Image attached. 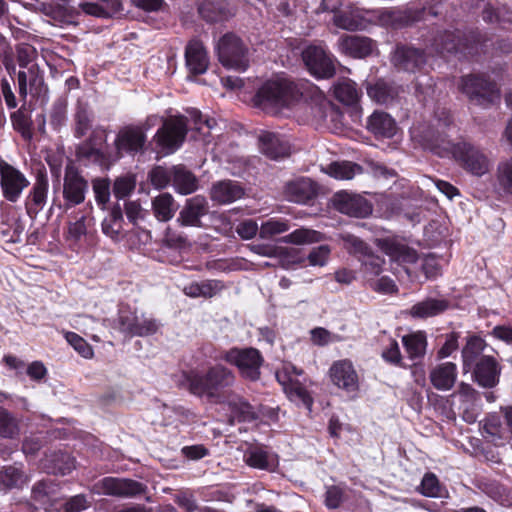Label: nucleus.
Wrapping results in <instances>:
<instances>
[{"label": "nucleus", "instance_id": "obj_32", "mask_svg": "<svg viewBox=\"0 0 512 512\" xmlns=\"http://www.w3.org/2000/svg\"><path fill=\"white\" fill-rule=\"evenodd\" d=\"M487 345L479 336L473 335L467 338L466 345L462 349L463 368L469 371L482 356Z\"/></svg>", "mask_w": 512, "mask_h": 512}, {"label": "nucleus", "instance_id": "obj_29", "mask_svg": "<svg viewBox=\"0 0 512 512\" xmlns=\"http://www.w3.org/2000/svg\"><path fill=\"white\" fill-rule=\"evenodd\" d=\"M316 184L309 178H298L286 186V196L289 201L305 204L316 196Z\"/></svg>", "mask_w": 512, "mask_h": 512}, {"label": "nucleus", "instance_id": "obj_34", "mask_svg": "<svg viewBox=\"0 0 512 512\" xmlns=\"http://www.w3.org/2000/svg\"><path fill=\"white\" fill-rule=\"evenodd\" d=\"M81 9L88 15L109 18L121 9L120 0H99V2H84Z\"/></svg>", "mask_w": 512, "mask_h": 512}, {"label": "nucleus", "instance_id": "obj_64", "mask_svg": "<svg viewBox=\"0 0 512 512\" xmlns=\"http://www.w3.org/2000/svg\"><path fill=\"white\" fill-rule=\"evenodd\" d=\"M134 189L133 181L128 177L116 179L113 187L115 197L124 198Z\"/></svg>", "mask_w": 512, "mask_h": 512}, {"label": "nucleus", "instance_id": "obj_51", "mask_svg": "<svg viewBox=\"0 0 512 512\" xmlns=\"http://www.w3.org/2000/svg\"><path fill=\"white\" fill-rule=\"evenodd\" d=\"M496 187L503 193L512 194V159L498 165Z\"/></svg>", "mask_w": 512, "mask_h": 512}, {"label": "nucleus", "instance_id": "obj_31", "mask_svg": "<svg viewBox=\"0 0 512 512\" xmlns=\"http://www.w3.org/2000/svg\"><path fill=\"white\" fill-rule=\"evenodd\" d=\"M43 76L37 65H30L26 70H21L18 73L19 94L21 97L26 98L28 87L32 92H40L43 86Z\"/></svg>", "mask_w": 512, "mask_h": 512}, {"label": "nucleus", "instance_id": "obj_57", "mask_svg": "<svg viewBox=\"0 0 512 512\" xmlns=\"http://www.w3.org/2000/svg\"><path fill=\"white\" fill-rule=\"evenodd\" d=\"M65 339L67 342L84 358L93 357L92 347L81 336L74 332H66Z\"/></svg>", "mask_w": 512, "mask_h": 512}, {"label": "nucleus", "instance_id": "obj_15", "mask_svg": "<svg viewBox=\"0 0 512 512\" xmlns=\"http://www.w3.org/2000/svg\"><path fill=\"white\" fill-rule=\"evenodd\" d=\"M146 143V135L141 127L126 126L119 131L115 139L117 153L135 155L142 152Z\"/></svg>", "mask_w": 512, "mask_h": 512}, {"label": "nucleus", "instance_id": "obj_43", "mask_svg": "<svg viewBox=\"0 0 512 512\" xmlns=\"http://www.w3.org/2000/svg\"><path fill=\"white\" fill-rule=\"evenodd\" d=\"M359 262L365 277L368 280H372L374 277H377L382 273L385 259L376 255L372 249H370L368 253L360 256Z\"/></svg>", "mask_w": 512, "mask_h": 512}, {"label": "nucleus", "instance_id": "obj_11", "mask_svg": "<svg viewBox=\"0 0 512 512\" xmlns=\"http://www.w3.org/2000/svg\"><path fill=\"white\" fill-rule=\"evenodd\" d=\"M333 13L334 25L347 31L366 29L379 16L378 10L363 9L356 6H349L343 10L337 9Z\"/></svg>", "mask_w": 512, "mask_h": 512}, {"label": "nucleus", "instance_id": "obj_24", "mask_svg": "<svg viewBox=\"0 0 512 512\" xmlns=\"http://www.w3.org/2000/svg\"><path fill=\"white\" fill-rule=\"evenodd\" d=\"M366 128L378 139H390L398 130L396 121L388 113L379 110L368 117Z\"/></svg>", "mask_w": 512, "mask_h": 512}, {"label": "nucleus", "instance_id": "obj_22", "mask_svg": "<svg viewBox=\"0 0 512 512\" xmlns=\"http://www.w3.org/2000/svg\"><path fill=\"white\" fill-rule=\"evenodd\" d=\"M435 46L441 55L447 54H469L473 50V46L468 44V39L460 31H445L437 39Z\"/></svg>", "mask_w": 512, "mask_h": 512}, {"label": "nucleus", "instance_id": "obj_59", "mask_svg": "<svg viewBox=\"0 0 512 512\" xmlns=\"http://www.w3.org/2000/svg\"><path fill=\"white\" fill-rule=\"evenodd\" d=\"M330 253L331 249L328 245H320L313 248L307 256L309 265L319 267L325 266L328 263Z\"/></svg>", "mask_w": 512, "mask_h": 512}, {"label": "nucleus", "instance_id": "obj_13", "mask_svg": "<svg viewBox=\"0 0 512 512\" xmlns=\"http://www.w3.org/2000/svg\"><path fill=\"white\" fill-rule=\"evenodd\" d=\"M93 491L117 497H134L145 491V486L131 479L106 477L96 483Z\"/></svg>", "mask_w": 512, "mask_h": 512}, {"label": "nucleus", "instance_id": "obj_58", "mask_svg": "<svg viewBox=\"0 0 512 512\" xmlns=\"http://www.w3.org/2000/svg\"><path fill=\"white\" fill-rule=\"evenodd\" d=\"M92 188L98 205L104 207L110 199V183L106 179H94Z\"/></svg>", "mask_w": 512, "mask_h": 512}, {"label": "nucleus", "instance_id": "obj_19", "mask_svg": "<svg viewBox=\"0 0 512 512\" xmlns=\"http://www.w3.org/2000/svg\"><path fill=\"white\" fill-rule=\"evenodd\" d=\"M393 62L398 70L414 73L426 64V56L421 49L400 46L395 50Z\"/></svg>", "mask_w": 512, "mask_h": 512}, {"label": "nucleus", "instance_id": "obj_38", "mask_svg": "<svg viewBox=\"0 0 512 512\" xmlns=\"http://www.w3.org/2000/svg\"><path fill=\"white\" fill-rule=\"evenodd\" d=\"M92 205H87L80 217H77L74 222L69 223L68 236L70 240L79 241L83 236L88 233L90 227L94 225V218L90 215Z\"/></svg>", "mask_w": 512, "mask_h": 512}, {"label": "nucleus", "instance_id": "obj_5", "mask_svg": "<svg viewBox=\"0 0 512 512\" xmlns=\"http://www.w3.org/2000/svg\"><path fill=\"white\" fill-rule=\"evenodd\" d=\"M458 88L475 105L486 107L500 99V92L496 84L483 76H463L460 79Z\"/></svg>", "mask_w": 512, "mask_h": 512}, {"label": "nucleus", "instance_id": "obj_6", "mask_svg": "<svg viewBox=\"0 0 512 512\" xmlns=\"http://www.w3.org/2000/svg\"><path fill=\"white\" fill-rule=\"evenodd\" d=\"M219 61L223 66L243 72L249 65L248 48L232 33L223 35L216 46Z\"/></svg>", "mask_w": 512, "mask_h": 512}, {"label": "nucleus", "instance_id": "obj_50", "mask_svg": "<svg viewBox=\"0 0 512 512\" xmlns=\"http://www.w3.org/2000/svg\"><path fill=\"white\" fill-rule=\"evenodd\" d=\"M75 120V136L80 138L84 136L91 127V116L88 105L78 102L74 115Z\"/></svg>", "mask_w": 512, "mask_h": 512}, {"label": "nucleus", "instance_id": "obj_23", "mask_svg": "<svg viewBox=\"0 0 512 512\" xmlns=\"http://www.w3.org/2000/svg\"><path fill=\"white\" fill-rule=\"evenodd\" d=\"M342 53L353 58H365L372 54L375 49V42L365 36L344 35L338 41Z\"/></svg>", "mask_w": 512, "mask_h": 512}, {"label": "nucleus", "instance_id": "obj_36", "mask_svg": "<svg viewBox=\"0 0 512 512\" xmlns=\"http://www.w3.org/2000/svg\"><path fill=\"white\" fill-rule=\"evenodd\" d=\"M172 181L176 191L183 195L191 194L197 189L195 176L183 166L172 168Z\"/></svg>", "mask_w": 512, "mask_h": 512}, {"label": "nucleus", "instance_id": "obj_8", "mask_svg": "<svg viewBox=\"0 0 512 512\" xmlns=\"http://www.w3.org/2000/svg\"><path fill=\"white\" fill-rule=\"evenodd\" d=\"M88 187L87 180L81 175L79 170L73 164L67 165L62 191L64 202L57 204L56 199H54L53 205L67 212L84 202Z\"/></svg>", "mask_w": 512, "mask_h": 512}, {"label": "nucleus", "instance_id": "obj_49", "mask_svg": "<svg viewBox=\"0 0 512 512\" xmlns=\"http://www.w3.org/2000/svg\"><path fill=\"white\" fill-rule=\"evenodd\" d=\"M161 322L151 315L141 313L138 314L137 324L135 325L134 335L138 337H147L156 334L160 327Z\"/></svg>", "mask_w": 512, "mask_h": 512}, {"label": "nucleus", "instance_id": "obj_40", "mask_svg": "<svg viewBox=\"0 0 512 512\" xmlns=\"http://www.w3.org/2000/svg\"><path fill=\"white\" fill-rule=\"evenodd\" d=\"M152 209L159 221L167 222L174 216L176 206L173 197L168 193H163L153 199Z\"/></svg>", "mask_w": 512, "mask_h": 512}, {"label": "nucleus", "instance_id": "obj_14", "mask_svg": "<svg viewBox=\"0 0 512 512\" xmlns=\"http://www.w3.org/2000/svg\"><path fill=\"white\" fill-rule=\"evenodd\" d=\"M332 383L338 388L354 393L359 388V379L357 372L348 359L338 360L332 364L329 369Z\"/></svg>", "mask_w": 512, "mask_h": 512}, {"label": "nucleus", "instance_id": "obj_39", "mask_svg": "<svg viewBox=\"0 0 512 512\" xmlns=\"http://www.w3.org/2000/svg\"><path fill=\"white\" fill-rule=\"evenodd\" d=\"M402 343L411 359H419L425 355L427 347L426 334L422 331L403 336Z\"/></svg>", "mask_w": 512, "mask_h": 512}, {"label": "nucleus", "instance_id": "obj_25", "mask_svg": "<svg viewBox=\"0 0 512 512\" xmlns=\"http://www.w3.org/2000/svg\"><path fill=\"white\" fill-rule=\"evenodd\" d=\"M186 67L191 74L206 72L209 65L207 51L199 40H191L185 50Z\"/></svg>", "mask_w": 512, "mask_h": 512}, {"label": "nucleus", "instance_id": "obj_35", "mask_svg": "<svg viewBox=\"0 0 512 512\" xmlns=\"http://www.w3.org/2000/svg\"><path fill=\"white\" fill-rule=\"evenodd\" d=\"M49 464H44L48 473L67 475L75 469V458L67 452H57L47 459Z\"/></svg>", "mask_w": 512, "mask_h": 512}, {"label": "nucleus", "instance_id": "obj_9", "mask_svg": "<svg viewBox=\"0 0 512 512\" xmlns=\"http://www.w3.org/2000/svg\"><path fill=\"white\" fill-rule=\"evenodd\" d=\"M222 358L228 363L235 365L243 378L251 381L259 379L263 358L257 349L233 348L225 352Z\"/></svg>", "mask_w": 512, "mask_h": 512}, {"label": "nucleus", "instance_id": "obj_41", "mask_svg": "<svg viewBox=\"0 0 512 512\" xmlns=\"http://www.w3.org/2000/svg\"><path fill=\"white\" fill-rule=\"evenodd\" d=\"M200 16L207 22L222 21L229 17L224 4L215 0H205L198 8Z\"/></svg>", "mask_w": 512, "mask_h": 512}, {"label": "nucleus", "instance_id": "obj_52", "mask_svg": "<svg viewBox=\"0 0 512 512\" xmlns=\"http://www.w3.org/2000/svg\"><path fill=\"white\" fill-rule=\"evenodd\" d=\"M340 239L348 253L356 256L358 260L371 249L364 241L350 233L340 234Z\"/></svg>", "mask_w": 512, "mask_h": 512}, {"label": "nucleus", "instance_id": "obj_46", "mask_svg": "<svg viewBox=\"0 0 512 512\" xmlns=\"http://www.w3.org/2000/svg\"><path fill=\"white\" fill-rule=\"evenodd\" d=\"M334 93L335 97L346 105L356 104L360 97L356 83L349 79L338 82L334 87Z\"/></svg>", "mask_w": 512, "mask_h": 512}, {"label": "nucleus", "instance_id": "obj_63", "mask_svg": "<svg viewBox=\"0 0 512 512\" xmlns=\"http://www.w3.org/2000/svg\"><path fill=\"white\" fill-rule=\"evenodd\" d=\"M152 184L157 188L166 187L172 179V171L168 172L162 167H156L150 174Z\"/></svg>", "mask_w": 512, "mask_h": 512}, {"label": "nucleus", "instance_id": "obj_53", "mask_svg": "<svg viewBox=\"0 0 512 512\" xmlns=\"http://www.w3.org/2000/svg\"><path fill=\"white\" fill-rule=\"evenodd\" d=\"M360 171V167L351 162H336L328 167V174L335 179L349 180Z\"/></svg>", "mask_w": 512, "mask_h": 512}, {"label": "nucleus", "instance_id": "obj_62", "mask_svg": "<svg viewBox=\"0 0 512 512\" xmlns=\"http://www.w3.org/2000/svg\"><path fill=\"white\" fill-rule=\"evenodd\" d=\"M66 104L59 101L53 105L52 112L50 115V123L55 129L62 127L67 119Z\"/></svg>", "mask_w": 512, "mask_h": 512}, {"label": "nucleus", "instance_id": "obj_12", "mask_svg": "<svg viewBox=\"0 0 512 512\" xmlns=\"http://www.w3.org/2000/svg\"><path fill=\"white\" fill-rule=\"evenodd\" d=\"M29 184V180L19 169L0 158V187L7 201L17 202Z\"/></svg>", "mask_w": 512, "mask_h": 512}, {"label": "nucleus", "instance_id": "obj_42", "mask_svg": "<svg viewBox=\"0 0 512 512\" xmlns=\"http://www.w3.org/2000/svg\"><path fill=\"white\" fill-rule=\"evenodd\" d=\"M418 491L423 496L431 498H444L448 496L446 488L440 483L438 477L431 472L423 476Z\"/></svg>", "mask_w": 512, "mask_h": 512}, {"label": "nucleus", "instance_id": "obj_30", "mask_svg": "<svg viewBox=\"0 0 512 512\" xmlns=\"http://www.w3.org/2000/svg\"><path fill=\"white\" fill-rule=\"evenodd\" d=\"M429 378L437 390H450L457 379V366L452 362L439 364L431 370Z\"/></svg>", "mask_w": 512, "mask_h": 512}, {"label": "nucleus", "instance_id": "obj_60", "mask_svg": "<svg viewBox=\"0 0 512 512\" xmlns=\"http://www.w3.org/2000/svg\"><path fill=\"white\" fill-rule=\"evenodd\" d=\"M36 49L28 44H22L17 47V60L21 68L27 69L30 65H36L34 59Z\"/></svg>", "mask_w": 512, "mask_h": 512}, {"label": "nucleus", "instance_id": "obj_10", "mask_svg": "<svg viewBox=\"0 0 512 512\" xmlns=\"http://www.w3.org/2000/svg\"><path fill=\"white\" fill-rule=\"evenodd\" d=\"M302 59L309 73L318 79H327L335 74L336 59L322 46L306 47L302 52Z\"/></svg>", "mask_w": 512, "mask_h": 512}, {"label": "nucleus", "instance_id": "obj_27", "mask_svg": "<svg viewBox=\"0 0 512 512\" xmlns=\"http://www.w3.org/2000/svg\"><path fill=\"white\" fill-rule=\"evenodd\" d=\"M368 96L380 105H390L398 97L400 87L394 82L379 79L374 83H368L366 86Z\"/></svg>", "mask_w": 512, "mask_h": 512}, {"label": "nucleus", "instance_id": "obj_16", "mask_svg": "<svg viewBox=\"0 0 512 512\" xmlns=\"http://www.w3.org/2000/svg\"><path fill=\"white\" fill-rule=\"evenodd\" d=\"M333 204L339 212L353 217H366L372 212V206L365 198L347 192L336 193Z\"/></svg>", "mask_w": 512, "mask_h": 512}, {"label": "nucleus", "instance_id": "obj_28", "mask_svg": "<svg viewBox=\"0 0 512 512\" xmlns=\"http://www.w3.org/2000/svg\"><path fill=\"white\" fill-rule=\"evenodd\" d=\"M243 187L236 181L224 180L215 183L210 192L211 199L218 204H230L241 199Z\"/></svg>", "mask_w": 512, "mask_h": 512}, {"label": "nucleus", "instance_id": "obj_3", "mask_svg": "<svg viewBox=\"0 0 512 512\" xmlns=\"http://www.w3.org/2000/svg\"><path fill=\"white\" fill-rule=\"evenodd\" d=\"M187 113L188 117L174 116L166 120H163L157 115H150L146 118L144 123L136 125L135 127H141L146 135V132L152 127L163 122L162 127L158 129L153 140L160 149V152L171 154L180 148L185 139L188 119L194 123L195 129L202 132L204 136H206L204 128L207 129L208 133L210 130L214 129L217 124L214 118H204L202 113L197 109L191 108Z\"/></svg>", "mask_w": 512, "mask_h": 512}, {"label": "nucleus", "instance_id": "obj_18", "mask_svg": "<svg viewBox=\"0 0 512 512\" xmlns=\"http://www.w3.org/2000/svg\"><path fill=\"white\" fill-rule=\"evenodd\" d=\"M376 244L392 261L399 264H413L418 260L415 249L395 238L378 239Z\"/></svg>", "mask_w": 512, "mask_h": 512}, {"label": "nucleus", "instance_id": "obj_45", "mask_svg": "<svg viewBox=\"0 0 512 512\" xmlns=\"http://www.w3.org/2000/svg\"><path fill=\"white\" fill-rule=\"evenodd\" d=\"M323 239V235L315 230L308 228H299L294 230L288 235L283 236L280 239V242L289 243V244H310L317 243Z\"/></svg>", "mask_w": 512, "mask_h": 512}, {"label": "nucleus", "instance_id": "obj_47", "mask_svg": "<svg viewBox=\"0 0 512 512\" xmlns=\"http://www.w3.org/2000/svg\"><path fill=\"white\" fill-rule=\"evenodd\" d=\"M246 462L251 467L267 470L274 468L277 464L276 457L261 448L252 450L246 456Z\"/></svg>", "mask_w": 512, "mask_h": 512}, {"label": "nucleus", "instance_id": "obj_55", "mask_svg": "<svg viewBox=\"0 0 512 512\" xmlns=\"http://www.w3.org/2000/svg\"><path fill=\"white\" fill-rule=\"evenodd\" d=\"M23 472L14 466L5 467L0 474V482L7 488L19 487L25 483Z\"/></svg>", "mask_w": 512, "mask_h": 512}, {"label": "nucleus", "instance_id": "obj_17", "mask_svg": "<svg viewBox=\"0 0 512 512\" xmlns=\"http://www.w3.org/2000/svg\"><path fill=\"white\" fill-rule=\"evenodd\" d=\"M49 191V180L45 171H38L35 181L26 197L25 206L28 215H37L46 205Z\"/></svg>", "mask_w": 512, "mask_h": 512}, {"label": "nucleus", "instance_id": "obj_7", "mask_svg": "<svg viewBox=\"0 0 512 512\" xmlns=\"http://www.w3.org/2000/svg\"><path fill=\"white\" fill-rule=\"evenodd\" d=\"M302 370L294 365L286 363L276 372V379L283 387L288 398L296 404H302L309 411L311 410L313 399L300 380Z\"/></svg>", "mask_w": 512, "mask_h": 512}, {"label": "nucleus", "instance_id": "obj_61", "mask_svg": "<svg viewBox=\"0 0 512 512\" xmlns=\"http://www.w3.org/2000/svg\"><path fill=\"white\" fill-rule=\"evenodd\" d=\"M90 500L84 494H78L68 498L64 504L65 512H81L90 506Z\"/></svg>", "mask_w": 512, "mask_h": 512}, {"label": "nucleus", "instance_id": "obj_37", "mask_svg": "<svg viewBox=\"0 0 512 512\" xmlns=\"http://www.w3.org/2000/svg\"><path fill=\"white\" fill-rule=\"evenodd\" d=\"M102 232L114 242L123 237V215L120 208H114L101 224Z\"/></svg>", "mask_w": 512, "mask_h": 512}, {"label": "nucleus", "instance_id": "obj_54", "mask_svg": "<svg viewBox=\"0 0 512 512\" xmlns=\"http://www.w3.org/2000/svg\"><path fill=\"white\" fill-rule=\"evenodd\" d=\"M288 230L289 224L286 220L272 218L261 224L259 236L262 239H270Z\"/></svg>", "mask_w": 512, "mask_h": 512}, {"label": "nucleus", "instance_id": "obj_4", "mask_svg": "<svg viewBox=\"0 0 512 512\" xmlns=\"http://www.w3.org/2000/svg\"><path fill=\"white\" fill-rule=\"evenodd\" d=\"M303 96L301 84L286 76L265 81L253 97L254 106L275 115H288Z\"/></svg>", "mask_w": 512, "mask_h": 512}, {"label": "nucleus", "instance_id": "obj_33", "mask_svg": "<svg viewBox=\"0 0 512 512\" xmlns=\"http://www.w3.org/2000/svg\"><path fill=\"white\" fill-rule=\"evenodd\" d=\"M448 305L446 300L428 298L414 304L410 309V314L414 318L433 317L444 312L448 308Z\"/></svg>", "mask_w": 512, "mask_h": 512}, {"label": "nucleus", "instance_id": "obj_26", "mask_svg": "<svg viewBox=\"0 0 512 512\" xmlns=\"http://www.w3.org/2000/svg\"><path fill=\"white\" fill-rule=\"evenodd\" d=\"M260 150L267 157L278 160L289 154V143L279 134L263 132L259 137Z\"/></svg>", "mask_w": 512, "mask_h": 512}, {"label": "nucleus", "instance_id": "obj_2", "mask_svg": "<svg viewBox=\"0 0 512 512\" xmlns=\"http://www.w3.org/2000/svg\"><path fill=\"white\" fill-rule=\"evenodd\" d=\"M432 126L417 125L411 128L414 141L440 157H453L465 170L476 176L489 171L490 161L477 147L466 143H454L450 137L455 130L451 117L442 111Z\"/></svg>", "mask_w": 512, "mask_h": 512}, {"label": "nucleus", "instance_id": "obj_56", "mask_svg": "<svg viewBox=\"0 0 512 512\" xmlns=\"http://www.w3.org/2000/svg\"><path fill=\"white\" fill-rule=\"evenodd\" d=\"M56 491V486L48 480H42L37 482L32 489V497L35 502L39 503L43 506L44 509H47L45 506L46 498Z\"/></svg>", "mask_w": 512, "mask_h": 512}, {"label": "nucleus", "instance_id": "obj_1", "mask_svg": "<svg viewBox=\"0 0 512 512\" xmlns=\"http://www.w3.org/2000/svg\"><path fill=\"white\" fill-rule=\"evenodd\" d=\"M236 380L234 372L222 364H216L201 374L196 369L183 371L178 379L180 387L187 389L193 395L207 397L216 403L224 404L230 411L231 421L250 422L260 416L273 418V408H255L240 395L233 392H224L234 385Z\"/></svg>", "mask_w": 512, "mask_h": 512}, {"label": "nucleus", "instance_id": "obj_21", "mask_svg": "<svg viewBox=\"0 0 512 512\" xmlns=\"http://www.w3.org/2000/svg\"><path fill=\"white\" fill-rule=\"evenodd\" d=\"M209 206L205 197L196 195L187 199L179 213L177 222L182 226H201V218L208 213Z\"/></svg>", "mask_w": 512, "mask_h": 512}, {"label": "nucleus", "instance_id": "obj_20", "mask_svg": "<svg viewBox=\"0 0 512 512\" xmlns=\"http://www.w3.org/2000/svg\"><path fill=\"white\" fill-rule=\"evenodd\" d=\"M472 368L475 380L480 386L492 388L499 382L501 369L494 357L483 355Z\"/></svg>", "mask_w": 512, "mask_h": 512}, {"label": "nucleus", "instance_id": "obj_44", "mask_svg": "<svg viewBox=\"0 0 512 512\" xmlns=\"http://www.w3.org/2000/svg\"><path fill=\"white\" fill-rule=\"evenodd\" d=\"M138 313L127 306H121L118 312L115 328L128 337H135V325Z\"/></svg>", "mask_w": 512, "mask_h": 512}, {"label": "nucleus", "instance_id": "obj_48", "mask_svg": "<svg viewBox=\"0 0 512 512\" xmlns=\"http://www.w3.org/2000/svg\"><path fill=\"white\" fill-rule=\"evenodd\" d=\"M19 432V421L8 410L0 407V437L13 439Z\"/></svg>", "mask_w": 512, "mask_h": 512}]
</instances>
